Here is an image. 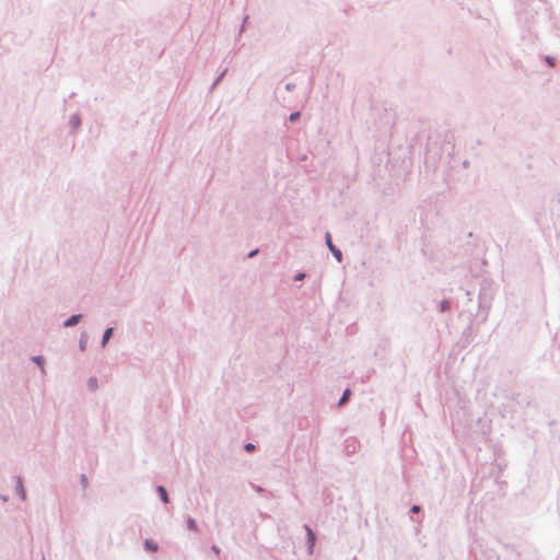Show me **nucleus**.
I'll return each instance as SVG.
<instances>
[{"instance_id": "obj_1", "label": "nucleus", "mask_w": 560, "mask_h": 560, "mask_svg": "<svg viewBox=\"0 0 560 560\" xmlns=\"http://www.w3.org/2000/svg\"><path fill=\"white\" fill-rule=\"evenodd\" d=\"M144 546H145V549L151 552H155L158 550V544L152 540L147 539L144 542Z\"/></svg>"}, {"instance_id": "obj_2", "label": "nucleus", "mask_w": 560, "mask_h": 560, "mask_svg": "<svg viewBox=\"0 0 560 560\" xmlns=\"http://www.w3.org/2000/svg\"><path fill=\"white\" fill-rule=\"evenodd\" d=\"M306 530H307V536H308L310 550L312 551L313 547H314V542H315V535L312 532V529L307 526H306Z\"/></svg>"}, {"instance_id": "obj_3", "label": "nucleus", "mask_w": 560, "mask_h": 560, "mask_svg": "<svg viewBox=\"0 0 560 560\" xmlns=\"http://www.w3.org/2000/svg\"><path fill=\"white\" fill-rule=\"evenodd\" d=\"M79 318H80V315L71 316L68 320H66L65 326L70 327V326L78 324Z\"/></svg>"}, {"instance_id": "obj_4", "label": "nucleus", "mask_w": 560, "mask_h": 560, "mask_svg": "<svg viewBox=\"0 0 560 560\" xmlns=\"http://www.w3.org/2000/svg\"><path fill=\"white\" fill-rule=\"evenodd\" d=\"M158 491L161 495V499L163 500L164 503H167L168 502V497H167V492L165 490V488L163 486H160L158 488Z\"/></svg>"}, {"instance_id": "obj_5", "label": "nucleus", "mask_w": 560, "mask_h": 560, "mask_svg": "<svg viewBox=\"0 0 560 560\" xmlns=\"http://www.w3.org/2000/svg\"><path fill=\"white\" fill-rule=\"evenodd\" d=\"M112 334H113V328H107L104 334V337H103V346H105L106 342L109 340Z\"/></svg>"}, {"instance_id": "obj_6", "label": "nucleus", "mask_w": 560, "mask_h": 560, "mask_svg": "<svg viewBox=\"0 0 560 560\" xmlns=\"http://www.w3.org/2000/svg\"><path fill=\"white\" fill-rule=\"evenodd\" d=\"M349 396H350V390L346 389L342 397L339 400V405L342 406L349 399Z\"/></svg>"}, {"instance_id": "obj_7", "label": "nucleus", "mask_w": 560, "mask_h": 560, "mask_svg": "<svg viewBox=\"0 0 560 560\" xmlns=\"http://www.w3.org/2000/svg\"><path fill=\"white\" fill-rule=\"evenodd\" d=\"M326 243L328 245V247L330 248V250H334V245H332V242H331V236L329 233H326Z\"/></svg>"}, {"instance_id": "obj_8", "label": "nucleus", "mask_w": 560, "mask_h": 560, "mask_svg": "<svg viewBox=\"0 0 560 560\" xmlns=\"http://www.w3.org/2000/svg\"><path fill=\"white\" fill-rule=\"evenodd\" d=\"M334 253V255L336 256V258L340 261L341 260V252L339 249H336L334 247V250H331Z\"/></svg>"}, {"instance_id": "obj_9", "label": "nucleus", "mask_w": 560, "mask_h": 560, "mask_svg": "<svg viewBox=\"0 0 560 560\" xmlns=\"http://www.w3.org/2000/svg\"><path fill=\"white\" fill-rule=\"evenodd\" d=\"M254 448H255V446H254L252 443H247V444L245 445V450H246L247 452H252Z\"/></svg>"}, {"instance_id": "obj_10", "label": "nucleus", "mask_w": 560, "mask_h": 560, "mask_svg": "<svg viewBox=\"0 0 560 560\" xmlns=\"http://www.w3.org/2000/svg\"><path fill=\"white\" fill-rule=\"evenodd\" d=\"M34 360L38 365H43L44 359L42 357H36Z\"/></svg>"}, {"instance_id": "obj_11", "label": "nucleus", "mask_w": 560, "mask_h": 560, "mask_svg": "<svg viewBox=\"0 0 560 560\" xmlns=\"http://www.w3.org/2000/svg\"><path fill=\"white\" fill-rule=\"evenodd\" d=\"M188 525H189V527H190L191 529H195V528H196V523H195V521H194L192 518H189V521H188Z\"/></svg>"}, {"instance_id": "obj_12", "label": "nucleus", "mask_w": 560, "mask_h": 560, "mask_svg": "<svg viewBox=\"0 0 560 560\" xmlns=\"http://www.w3.org/2000/svg\"><path fill=\"white\" fill-rule=\"evenodd\" d=\"M299 113L291 114L290 119L295 120L299 117Z\"/></svg>"}, {"instance_id": "obj_13", "label": "nucleus", "mask_w": 560, "mask_h": 560, "mask_svg": "<svg viewBox=\"0 0 560 560\" xmlns=\"http://www.w3.org/2000/svg\"><path fill=\"white\" fill-rule=\"evenodd\" d=\"M411 511H412L413 513L419 512V506H418V505H413V506L411 508Z\"/></svg>"}, {"instance_id": "obj_14", "label": "nucleus", "mask_w": 560, "mask_h": 560, "mask_svg": "<svg viewBox=\"0 0 560 560\" xmlns=\"http://www.w3.org/2000/svg\"><path fill=\"white\" fill-rule=\"evenodd\" d=\"M304 278V273H299L296 277H295V280H302Z\"/></svg>"}, {"instance_id": "obj_15", "label": "nucleus", "mask_w": 560, "mask_h": 560, "mask_svg": "<svg viewBox=\"0 0 560 560\" xmlns=\"http://www.w3.org/2000/svg\"><path fill=\"white\" fill-rule=\"evenodd\" d=\"M213 550H214L215 553L220 552V550L215 546L213 547Z\"/></svg>"}, {"instance_id": "obj_16", "label": "nucleus", "mask_w": 560, "mask_h": 560, "mask_svg": "<svg viewBox=\"0 0 560 560\" xmlns=\"http://www.w3.org/2000/svg\"><path fill=\"white\" fill-rule=\"evenodd\" d=\"M255 254H256V252H252V253L249 254V257H253Z\"/></svg>"}]
</instances>
